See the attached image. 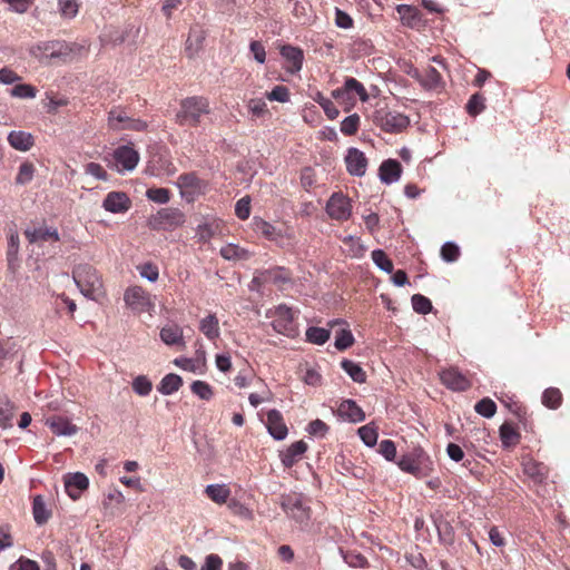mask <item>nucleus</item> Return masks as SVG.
Masks as SVG:
<instances>
[{"label":"nucleus","instance_id":"nucleus-1","mask_svg":"<svg viewBox=\"0 0 570 570\" xmlns=\"http://www.w3.org/2000/svg\"><path fill=\"white\" fill-rule=\"evenodd\" d=\"M209 114L210 106L207 98L202 96L187 97L180 101L176 121L180 126L197 127L200 125L202 118Z\"/></svg>","mask_w":570,"mask_h":570},{"label":"nucleus","instance_id":"nucleus-2","mask_svg":"<svg viewBox=\"0 0 570 570\" xmlns=\"http://www.w3.org/2000/svg\"><path fill=\"white\" fill-rule=\"evenodd\" d=\"M72 277L81 294L89 299L102 295V281L96 268L89 264H80L72 271Z\"/></svg>","mask_w":570,"mask_h":570},{"label":"nucleus","instance_id":"nucleus-3","mask_svg":"<svg viewBox=\"0 0 570 570\" xmlns=\"http://www.w3.org/2000/svg\"><path fill=\"white\" fill-rule=\"evenodd\" d=\"M372 121L383 131L390 134L401 132L410 125V119L406 115L391 109L387 105L376 106L372 115Z\"/></svg>","mask_w":570,"mask_h":570},{"label":"nucleus","instance_id":"nucleus-4","mask_svg":"<svg viewBox=\"0 0 570 570\" xmlns=\"http://www.w3.org/2000/svg\"><path fill=\"white\" fill-rule=\"evenodd\" d=\"M253 229L281 247L293 245L295 242V232L293 227L286 224L275 226L263 218L254 217Z\"/></svg>","mask_w":570,"mask_h":570},{"label":"nucleus","instance_id":"nucleus-5","mask_svg":"<svg viewBox=\"0 0 570 570\" xmlns=\"http://www.w3.org/2000/svg\"><path fill=\"white\" fill-rule=\"evenodd\" d=\"M175 171L176 167L165 145L155 144L148 147V160L145 173L153 176H169L175 174Z\"/></svg>","mask_w":570,"mask_h":570},{"label":"nucleus","instance_id":"nucleus-6","mask_svg":"<svg viewBox=\"0 0 570 570\" xmlns=\"http://www.w3.org/2000/svg\"><path fill=\"white\" fill-rule=\"evenodd\" d=\"M285 513L296 522L303 524L311 519V508L307 507L301 494H288L283 497L281 503Z\"/></svg>","mask_w":570,"mask_h":570},{"label":"nucleus","instance_id":"nucleus-7","mask_svg":"<svg viewBox=\"0 0 570 570\" xmlns=\"http://www.w3.org/2000/svg\"><path fill=\"white\" fill-rule=\"evenodd\" d=\"M116 170L120 174L131 171L139 163V153L129 145L118 146L111 154Z\"/></svg>","mask_w":570,"mask_h":570},{"label":"nucleus","instance_id":"nucleus-8","mask_svg":"<svg viewBox=\"0 0 570 570\" xmlns=\"http://www.w3.org/2000/svg\"><path fill=\"white\" fill-rule=\"evenodd\" d=\"M185 222L184 214L177 208H163L149 218V225L155 229H173Z\"/></svg>","mask_w":570,"mask_h":570},{"label":"nucleus","instance_id":"nucleus-9","mask_svg":"<svg viewBox=\"0 0 570 570\" xmlns=\"http://www.w3.org/2000/svg\"><path fill=\"white\" fill-rule=\"evenodd\" d=\"M327 215L335 220H347L352 215L350 198L342 193H334L326 204Z\"/></svg>","mask_w":570,"mask_h":570},{"label":"nucleus","instance_id":"nucleus-10","mask_svg":"<svg viewBox=\"0 0 570 570\" xmlns=\"http://www.w3.org/2000/svg\"><path fill=\"white\" fill-rule=\"evenodd\" d=\"M291 282V273L284 267H273L268 269L256 271L253 283L258 286L266 284H274L282 287L286 283Z\"/></svg>","mask_w":570,"mask_h":570},{"label":"nucleus","instance_id":"nucleus-11","mask_svg":"<svg viewBox=\"0 0 570 570\" xmlns=\"http://www.w3.org/2000/svg\"><path fill=\"white\" fill-rule=\"evenodd\" d=\"M353 95L358 96L363 102L368 99V94L363 83L353 77H347L343 87L332 91V97L342 101L353 99Z\"/></svg>","mask_w":570,"mask_h":570},{"label":"nucleus","instance_id":"nucleus-12","mask_svg":"<svg viewBox=\"0 0 570 570\" xmlns=\"http://www.w3.org/2000/svg\"><path fill=\"white\" fill-rule=\"evenodd\" d=\"M275 318L272 326L275 332L287 336L295 334L294 315L292 308L286 305H279L275 309Z\"/></svg>","mask_w":570,"mask_h":570},{"label":"nucleus","instance_id":"nucleus-13","mask_svg":"<svg viewBox=\"0 0 570 570\" xmlns=\"http://www.w3.org/2000/svg\"><path fill=\"white\" fill-rule=\"evenodd\" d=\"M425 461H428V456L423 450L414 449L411 453L402 455L397 465L404 472L411 473L415 476H422V468Z\"/></svg>","mask_w":570,"mask_h":570},{"label":"nucleus","instance_id":"nucleus-14","mask_svg":"<svg viewBox=\"0 0 570 570\" xmlns=\"http://www.w3.org/2000/svg\"><path fill=\"white\" fill-rule=\"evenodd\" d=\"M441 382L450 390L463 392L471 387V381L456 367L443 370L440 373Z\"/></svg>","mask_w":570,"mask_h":570},{"label":"nucleus","instance_id":"nucleus-15","mask_svg":"<svg viewBox=\"0 0 570 570\" xmlns=\"http://www.w3.org/2000/svg\"><path fill=\"white\" fill-rule=\"evenodd\" d=\"M523 473L535 484H542L549 476V468L532 458H523Z\"/></svg>","mask_w":570,"mask_h":570},{"label":"nucleus","instance_id":"nucleus-16","mask_svg":"<svg viewBox=\"0 0 570 570\" xmlns=\"http://www.w3.org/2000/svg\"><path fill=\"white\" fill-rule=\"evenodd\" d=\"M89 487V479L81 472L65 475V490L72 500H78Z\"/></svg>","mask_w":570,"mask_h":570},{"label":"nucleus","instance_id":"nucleus-17","mask_svg":"<svg viewBox=\"0 0 570 570\" xmlns=\"http://www.w3.org/2000/svg\"><path fill=\"white\" fill-rule=\"evenodd\" d=\"M345 164L348 174L362 177L366 173L367 159L363 151L357 148H350L345 156Z\"/></svg>","mask_w":570,"mask_h":570},{"label":"nucleus","instance_id":"nucleus-18","mask_svg":"<svg viewBox=\"0 0 570 570\" xmlns=\"http://www.w3.org/2000/svg\"><path fill=\"white\" fill-rule=\"evenodd\" d=\"M102 208L112 214L126 213L130 208V199L124 191H110L102 202Z\"/></svg>","mask_w":570,"mask_h":570},{"label":"nucleus","instance_id":"nucleus-19","mask_svg":"<svg viewBox=\"0 0 570 570\" xmlns=\"http://www.w3.org/2000/svg\"><path fill=\"white\" fill-rule=\"evenodd\" d=\"M24 236L30 244H38L45 242H59V233L55 227H47L40 225L38 227L24 229Z\"/></svg>","mask_w":570,"mask_h":570},{"label":"nucleus","instance_id":"nucleus-20","mask_svg":"<svg viewBox=\"0 0 570 570\" xmlns=\"http://www.w3.org/2000/svg\"><path fill=\"white\" fill-rule=\"evenodd\" d=\"M46 425L57 436H72L78 432V426L69 419L61 415H53L46 420Z\"/></svg>","mask_w":570,"mask_h":570},{"label":"nucleus","instance_id":"nucleus-21","mask_svg":"<svg viewBox=\"0 0 570 570\" xmlns=\"http://www.w3.org/2000/svg\"><path fill=\"white\" fill-rule=\"evenodd\" d=\"M266 428L275 440H284L287 436V426L282 413L277 410H271L267 412Z\"/></svg>","mask_w":570,"mask_h":570},{"label":"nucleus","instance_id":"nucleus-22","mask_svg":"<svg viewBox=\"0 0 570 570\" xmlns=\"http://www.w3.org/2000/svg\"><path fill=\"white\" fill-rule=\"evenodd\" d=\"M19 247L20 239L17 230H10L8 236V247H7V263L8 268L12 273H16L20 267V258H19Z\"/></svg>","mask_w":570,"mask_h":570},{"label":"nucleus","instance_id":"nucleus-23","mask_svg":"<svg viewBox=\"0 0 570 570\" xmlns=\"http://www.w3.org/2000/svg\"><path fill=\"white\" fill-rule=\"evenodd\" d=\"M281 55L288 63L286 69L289 72L295 73L302 69L303 59H304L302 49H299L297 47H293L291 45H285L281 48Z\"/></svg>","mask_w":570,"mask_h":570},{"label":"nucleus","instance_id":"nucleus-24","mask_svg":"<svg viewBox=\"0 0 570 570\" xmlns=\"http://www.w3.org/2000/svg\"><path fill=\"white\" fill-rule=\"evenodd\" d=\"M337 413L344 420L358 423L365 420L364 411L353 400H344L337 409Z\"/></svg>","mask_w":570,"mask_h":570},{"label":"nucleus","instance_id":"nucleus-25","mask_svg":"<svg viewBox=\"0 0 570 570\" xmlns=\"http://www.w3.org/2000/svg\"><path fill=\"white\" fill-rule=\"evenodd\" d=\"M306 450L307 444L303 440L294 442L281 453L282 463L285 468L294 466L298 461H301Z\"/></svg>","mask_w":570,"mask_h":570},{"label":"nucleus","instance_id":"nucleus-26","mask_svg":"<svg viewBox=\"0 0 570 570\" xmlns=\"http://www.w3.org/2000/svg\"><path fill=\"white\" fill-rule=\"evenodd\" d=\"M109 127L115 130L127 129V128H140V122L127 117L126 112L122 110L112 109L109 111L108 116Z\"/></svg>","mask_w":570,"mask_h":570},{"label":"nucleus","instance_id":"nucleus-27","mask_svg":"<svg viewBox=\"0 0 570 570\" xmlns=\"http://www.w3.org/2000/svg\"><path fill=\"white\" fill-rule=\"evenodd\" d=\"M380 178L385 184H392L400 179L402 166L395 159L384 160L379 168Z\"/></svg>","mask_w":570,"mask_h":570},{"label":"nucleus","instance_id":"nucleus-28","mask_svg":"<svg viewBox=\"0 0 570 570\" xmlns=\"http://www.w3.org/2000/svg\"><path fill=\"white\" fill-rule=\"evenodd\" d=\"M10 146L20 151H28L35 144L30 132L23 130H12L8 135Z\"/></svg>","mask_w":570,"mask_h":570},{"label":"nucleus","instance_id":"nucleus-29","mask_svg":"<svg viewBox=\"0 0 570 570\" xmlns=\"http://www.w3.org/2000/svg\"><path fill=\"white\" fill-rule=\"evenodd\" d=\"M199 331L209 340L216 341L220 336L219 321L216 314H208L199 322Z\"/></svg>","mask_w":570,"mask_h":570},{"label":"nucleus","instance_id":"nucleus-30","mask_svg":"<svg viewBox=\"0 0 570 570\" xmlns=\"http://www.w3.org/2000/svg\"><path fill=\"white\" fill-rule=\"evenodd\" d=\"M126 306L134 313L142 312V289L140 286H131L124 294Z\"/></svg>","mask_w":570,"mask_h":570},{"label":"nucleus","instance_id":"nucleus-31","mask_svg":"<svg viewBox=\"0 0 570 570\" xmlns=\"http://www.w3.org/2000/svg\"><path fill=\"white\" fill-rule=\"evenodd\" d=\"M174 364L185 371L202 372L206 364L205 352H199L195 358L178 357Z\"/></svg>","mask_w":570,"mask_h":570},{"label":"nucleus","instance_id":"nucleus-32","mask_svg":"<svg viewBox=\"0 0 570 570\" xmlns=\"http://www.w3.org/2000/svg\"><path fill=\"white\" fill-rule=\"evenodd\" d=\"M420 83L426 89H436L442 83V76L434 67H428L416 76Z\"/></svg>","mask_w":570,"mask_h":570},{"label":"nucleus","instance_id":"nucleus-33","mask_svg":"<svg viewBox=\"0 0 570 570\" xmlns=\"http://www.w3.org/2000/svg\"><path fill=\"white\" fill-rule=\"evenodd\" d=\"M160 338L167 345H185L183 330L176 324L163 327L160 331Z\"/></svg>","mask_w":570,"mask_h":570},{"label":"nucleus","instance_id":"nucleus-34","mask_svg":"<svg viewBox=\"0 0 570 570\" xmlns=\"http://www.w3.org/2000/svg\"><path fill=\"white\" fill-rule=\"evenodd\" d=\"M179 187L191 193H203L206 184L195 173L183 174L178 177Z\"/></svg>","mask_w":570,"mask_h":570},{"label":"nucleus","instance_id":"nucleus-35","mask_svg":"<svg viewBox=\"0 0 570 570\" xmlns=\"http://www.w3.org/2000/svg\"><path fill=\"white\" fill-rule=\"evenodd\" d=\"M206 495L218 504H224L230 497V489L226 484H209L205 489Z\"/></svg>","mask_w":570,"mask_h":570},{"label":"nucleus","instance_id":"nucleus-36","mask_svg":"<svg viewBox=\"0 0 570 570\" xmlns=\"http://www.w3.org/2000/svg\"><path fill=\"white\" fill-rule=\"evenodd\" d=\"M220 255L227 261H246L250 257V253L235 244H227L220 248Z\"/></svg>","mask_w":570,"mask_h":570},{"label":"nucleus","instance_id":"nucleus-37","mask_svg":"<svg viewBox=\"0 0 570 570\" xmlns=\"http://www.w3.org/2000/svg\"><path fill=\"white\" fill-rule=\"evenodd\" d=\"M16 406L8 399H0V428H12V419L14 416Z\"/></svg>","mask_w":570,"mask_h":570},{"label":"nucleus","instance_id":"nucleus-38","mask_svg":"<svg viewBox=\"0 0 570 570\" xmlns=\"http://www.w3.org/2000/svg\"><path fill=\"white\" fill-rule=\"evenodd\" d=\"M32 513L35 522L38 525L45 524L50 518V511L47 509L46 503L41 495H36L32 502Z\"/></svg>","mask_w":570,"mask_h":570},{"label":"nucleus","instance_id":"nucleus-39","mask_svg":"<svg viewBox=\"0 0 570 570\" xmlns=\"http://www.w3.org/2000/svg\"><path fill=\"white\" fill-rule=\"evenodd\" d=\"M183 384V380L177 374H167L160 382V385L158 386V391L161 394L169 395L174 392L178 391L179 387Z\"/></svg>","mask_w":570,"mask_h":570},{"label":"nucleus","instance_id":"nucleus-40","mask_svg":"<svg viewBox=\"0 0 570 570\" xmlns=\"http://www.w3.org/2000/svg\"><path fill=\"white\" fill-rule=\"evenodd\" d=\"M341 366L354 382L364 383L366 381V373L357 363L343 360Z\"/></svg>","mask_w":570,"mask_h":570},{"label":"nucleus","instance_id":"nucleus-41","mask_svg":"<svg viewBox=\"0 0 570 570\" xmlns=\"http://www.w3.org/2000/svg\"><path fill=\"white\" fill-rule=\"evenodd\" d=\"M500 438L504 446L517 445L520 441L519 432L510 423H504L500 426Z\"/></svg>","mask_w":570,"mask_h":570},{"label":"nucleus","instance_id":"nucleus-42","mask_svg":"<svg viewBox=\"0 0 570 570\" xmlns=\"http://www.w3.org/2000/svg\"><path fill=\"white\" fill-rule=\"evenodd\" d=\"M58 12L63 19H73L77 17L80 8L79 0H58Z\"/></svg>","mask_w":570,"mask_h":570},{"label":"nucleus","instance_id":"nucleus-43","mask_svg":"<svg viewBox=\"0 0 570 570\" xmlns=\"http://www.w3.org/2000/svg\"><path fill=\"white\" fill-rule=\"evenodd\" d=\"M396 11L401 16L402 20L405 21L409 26H413L421 20L420 10L413 6L399 4L396 7Z\"/></svg>","mask_w":570,"mask_h":570},{"label":"nucleus","instance_id":"nucleus-44","mask_svg":"<svg viewBox=\"0 0 570 570\" xmlns=\"http://www.w3.org/2000/svg\"><path fill=\"white\" fill-rule=\"evenodd\" d=\"M562 403V393L557 387H549L542 394V404L549 409L556 410Z\"/></svg>","mask_w":570,"mask_h":570},{"label":"nucleus","instance_id":"nucleus-45","mask_svg":"<svg viewBox=\"0 0 570 570\" xmlns=\"http://www.w3.org/2000/svg\"><path fill=\"white\" fill-rule=\"evenodd\" d=\"M35 171H36V168L32 163H29V161L22 163L19 166V170L16 176V184L21 185V186L29 184L33 179Z\"/></svg>","mask_w":570,"mask_h":570},{"label":"nucleus","instance_id":"nucleus-46","mask_svg":"<svg viewBox=\"0 0 570 570\" xmlns=\"http://www.w3.org/2000/svg\"><path fill=\"white\" fill-rule=\"evenodd\" d=\"M330 331L323 327L312 326L306 331V340L309 343L322 345L330 338Z\"/></svg>","mask_w":570,"mask_h":570},{"label":"nucleus","instance_id":"nucleus-47","mask_svg":"<svg viewBox=\"0 0 570 570\" xmlns=\"http://www.w3.org/2000/svg\"><path fill=\"white\" fill-rule=\"evenodd\" d=\"M190 390L195 395L205 401H209L214 396L213 387L205 381L193 382Z\"/></svg>","mask_w":570,"mask_h":570},{"label":"nucleus","instance_id":"nucleus-48","mask_svg":"<svg viewBox=\"0 0 570 570\" xmlns=\"http://www.w3.org/2000/svg\"><path fill=\"white\" fill-rule=\"evenodd\" d=\"M358 435L367 446H374L377 442L379 433L373 424H366L358 429Z\"/></svg>","mask_w":570,"mask_h":570},{"label":"nucleus","instance_id":"nucleus-49","mask_svg":"<svg viewBox=\"0 0 570 570\" xmlns=\"http://www.w3.org/2000/svg\"><path fill=\"white\" fill-rule=\"evenodd\" d=\"M474 410L478 414L490 419L497 412V404L490 397H484L474 405Z\"/></svg>","mask_w":570,"mask_h":570},{"label":"nucleus","instance_id":"nucleus-50","mask_svg":"<svg viewBox=\"0 0 570 570\" xmlns=\"http://www.w3.org/2000/svg\"><path fill=\"white\" fill-rule=\"evenodd\" d=\"M354 344V336L350 330H341L335 336V347L338 351H345Z\"/></svg>","mask_w":570,"mask_h":570},{"label":"nucleus","instance_id":"nucleus-51","mask_svg":"<svg viewBox=\"0 0 570 570\" xmlns=\"http://www.w3.org/2000/svg\"><path fill=\"white\" fill-rule=\"evenodd\" d=\"M360 121H361V118L357 114H353L348 117H346L342 122H341V131L342 134H344L345 136H353L357 132L358 130V127H360Z\"/></svg>","mask_w":570,"mask_h":570},{"label":"nucleus","instance_id":"nucleus-52","mask_svg":"<svg viewBox=\"0 0 570 570\" xmlns=\"http://www.w3.org/2000/svg\"><path fill=\"white\" fill-rule=\"evenodd\" d=\"M247 108L253 117L262 118L269 114L266 102L261 98L249 99Z\"/></svg>","mask_w":570,"mask_h":570},{"label":"nucleus","instance_id":"nucleus-53","mask_svg":"<svg viewBox=\"0 0 570 570\" xmlns=\"http://www.w3.org/2000/svg\"><path fill=\"white\" fill-rule=\"evenodd\" d=\"M372 259L376 264L377 267H380L382 271L386 273L393 272V263L387 257L384 250L382 249H375L372 252Z\"/></svg>","mask_w":570,"mask_h":570},{"label":"nucleus","instance_id":"nucleus-54","mask_svg":"<svg viewBox=\"0 0 570 570\" xmlns=\"http://www.w3.org/2000/svg\"><path fill=\"white\" fill-rule=\"evenodd\" d=\"M484 101L485 98L481 94L476 92L472 95L466 104V111L469 115L476 116L482 112L485 108Z\"/></svg>","mask_w":570,"mask_h":570},{"label":"nucleus","instance_id":"nucleus-55","mask_svg":"<svg viewBox=\"0 0 570 570\" xmlns=\"http://www.w3.org/2000/svg\"><path fill=\"white\" fill-rule=\"evenodd\" d=\"M10 95L16 98L32 99L36 97L37 90L31 85L19 83L10 90Z\"/></svg>","mask_w":570,"mask_h":570},{"label":"nucleus","instance_id":"nucleus-56","mask_svg":"<svg viewBox=\"0 0 570 570\" xmlns=\"http://www.w3.org/2000/svg\"><path fill=\"white\" fill-rule=\"evenodd\" d=\"M411 301L413 309L419 314H428L432 309L431 301L421 294H414Z\"/></svg>","mask_w":570,"mask_h":570},{"label":"nucleus","instance_id":"nucleus-57","mask_svg":"<svg viewBox=\"0 0 570 570\" xmlns=\"http://www.w3.org/2000/svg\"><path fill=\"white\" fill-rule=\"evenodd\" d=\"M266 98L271 101L287 102L289 100V90L286 86H276L266 92Z\"/></svg>","mask_w":570,"mask_h":570},{"label":"nucleus","instance_id":"nucleus-58","mask_svg":"<svg viewBox=\"0 0 570 570\" xmlns=\"http://www.w3.org/2000/svg\"><path fill=\"white\" fill-rule=\"evenodd\" d=\"M441 256L445 262H455L460 256V248L454 243H445L441 248Z\"/></svg>","mask_w":570,"mask_h":570},{"label":"nucleus","instance_id":"nucleus-59","mask_svg":"<svg viewBox=\"0 0 570 570\" xmlns=\"http://www.w3.org/2000/svg\"><path fill=\"white\" fill-rule=\"evenodd\" d=\"M146 195L158 204H165L169 200V190L166 188H149Z\"/></svg>","mask_w":570,"mask_h":570},{"label":"nucleus","instance_id":"nucleus-60","mask_svg":"<svg viewBox=\"0 0 570 570\" xmlns=\"http://www.w3.org/2000/svg\"><path fill=\"white\" fill-rule=\"evenodd\" d=\"M86 174L99 179V180H108V174L104 169V167L98 163H88L85 167Z\"/></svg>","mask_w":570,"mask_h":570},{"label":"nucleus","instance_id":"nucleus-61","mask_svg":"<svg viewBox=\"0 0 570 570\" xmlns=\"http://www.w3.org/2000/svg\"><path fill=\"white\" fill-rule=\"evenodd\" d=\"M235 213H236V216L242 220H245L249 217L250 200L248 197H243L236 203Z\"/></svg>","mask_w":570,"mask_h":570},{"label":"nucleus","instance_id":"nucleus-62","mask_svg":"<svg viewBox=\"0 0 570 570\" xmlns=\"http://www.w3.org/2000/svg\"><path fill=\"white\" fill-rule=\"evenodd\" d=\"M379 451L387 461H393L396 456V446L391 440L381 441Z\"/></svg>","mask_w":570,"mask_h":570},{"label":"nucleus","instance_id":"nucleus-63","mask_svg":"<svg viewBox=\"0 0 570 570\" xmlns=\"http://www.w3.org/2000/svg\"><path fill=\"white\" fill-rule=\"evenodd\" d=\"M223 560L218 554H208L200 570H222Z\"/></svg>","mask_w":570,"mask_h":570},{"label":"nucleus","instance_id":"nucleus-64","mask_svg":"<svg viewBox=\"0 0 570 570\" xmlns=\"http://www.w3.org/2000/svg\"><path fill=\"white\" fill-rule=\"evenodd\" d=\"M10 570H40V568L36 561L20 558L10 567Z\"/></svg>","mask_w":570,"mask_h":570}]
</instances>
